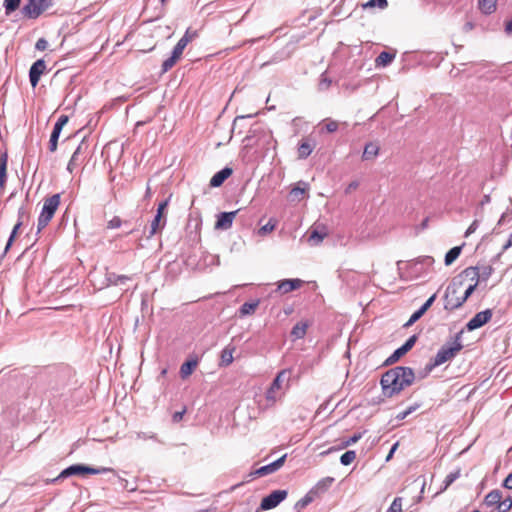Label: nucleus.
<instances>
[{
	"instance_id": "nucleus-42",
	"label": "nucleus",
	"mask_w": 512,
	"mask_h": 512,
	"mask_svg": "<svg viewBox=\"0 0 512 512\" xmlns=\"http://www.w3.org/2000/svg\"><path fill=\"white\" fill-rule=\"evenodd\" d=\"M21 0H4L3 6L5 8L6 15H10L20 5Z\"/></svg>"
},
{
	"instance_id": "nucleus-55",
	"label": "nucleus",
	"mask_w": 512,
	"mask_h": 512,
	"mask_svg": "<svg viewBox=\"0 0 512 512\" xmlns=\"http://www.w3.org/2000/svg\"><path fill=\"white\" fill-rule=\"evenodd\" d=\"M325 129L329 133H333L338 129V123L334 120H330L325 124Z\"/></svg>"
},
{
	"instance_id": "nucleus-13",
	"label": "nucleus",
	"mask_w": 512,
	"mask_h": 512,
	"mask_svg": "<svg viewBox=\"0 0 512 512\" xmlns=\"http://www.w3.org/2000/svg\"><path fill=\"white\" fill-rule=\"evenodd\" d=\"M46 69V63L43 59L35 61L29 69V80L31 86L35 88L40 80L41 75Z\"/></svg>"
},
{
	"instance_id": "nucleus-45",
	"label": "nucleus",
	"mask_w": 512,
	"mask_h": 512,
	"mask_svg": "<svg viewBox=\"0 0 512 512\" xmlns=\"http://www.w3.org/2000/svg\"><path fill=\"white\" fill-rule=\"evenodd\" d=\"M332 80L327 76V73L324 72L321 74L319 81V90H327L331 86Z\"/></svg>"
},
{
	"instance_id": "nucleus-1",
	"label": "nucleus",
	"mask_w": 512,
	"mask_h": 512,
	"mask_svg": "<svg viewBox=\"0 0 512 512\" xmlns=\"http://www.w3.org/2000/svg\"><path fill=\"white\" fill-rule=\"evenodd\" d=\"M415 373L412 368L396 366L386 371L380 380L382 392L385 397H393L406 387L412 385Z\"/></svg>"
},
{
	"instance_id": "nucleus-63",
	"label": "nucleus",
	"mask_w": 512,
	"mask_h": 512,
	"mask_svg": "<svg viewBox=\"0 0 512 512\" xmlns=\"http://www.w3.org/2000/svg\"><path fill=\"white\" fill-rule=\"evenodd\" d=\"M185 413V410L181 411V412H176L174 415H173V420L175 422H178L182 419L183 417V414Z\"/></svg>"
},
{
	"instance_id": "nucleus-53",
	"label": "nucleus",
	"mask_w": 512,
	"mask_h": 512,
	"mask_svg": "<svg viewBox=\"0 0 512 512\" xmlns=\"http://www.w3.org/2000/svg\"><path fill=\"white\" fill-rule=\"evenodd\" d=\"M48 47V42L45 38H39L35 44V49L43 51Z\"/></svg>"
},
{
	"instance_id": "nucleus-54",
	"label": "nucleus",
	"mask_w": 512,
	"mask_h": 512,
	"mask_svg": "<svg viewBox=\"0 0 512 512\" xmlns=\"http://www.w3.org/2000/svg\"><path fill=\"white\" fill-rule=\"evenodd\" d=\"M478 226H479V221L476 219V220H474V221L470 224V226H469V227H468V229L466 230V232H465V235H464V236H465V237H468V236H470L471 234H473V233L477 230Z\"/></svg>"
},
{
	"instance_id": "nucleus-58",
	"label": "nucleus",
	"mask_w": 512,
	"mask_h": 512,
	"mask_svg": "<svg viewBox=\"0 0 512 512\" xmlns=\"http://www.w3.org/2000/svg\"><path fill=\"white\" fill-rule=\"evenodd\" d=\"M359 186V183L357 181H352L348 186L347 188L345 189V193L346 194H349L351 193L353 190L357 189V187Z\"/></svg>"
},
{
	"instance_id": "nucleus-37",
	"label": "nucleus",
	"mask_w": 512,
	"mask_h": 512,
	"mask_svg": "<svg viewBox=\"0 0 512 512\" xmlns=\"http://www.w3.org/2000/svg\"><path fill=\"white\" fill-rule=\"evenodd\" d=\"M460 474V469L450 472L443 481L444 486L441 489V492L446 490L452 483H454L460 477Z\"/></svg>"
},
{
	"instance_id": "nucleus-32",
	"label": "nucleus",
	"mask_w": 512,
	"mask_h": 512,
	"mask_svg": "<svg viewBox=\"0 0 512 512\" xmlns=\"http://www.w3.org/2000/svg\"><path fill=\"white\" fill-rule=\"evenodd\" d=\"M477 284L478 282L476 281L474 284L469 285L465 290L464 294L461 296V301L451 302L450 307H461L475 291Z\"/></svg>"
},
{
	"instance_id": "nucleus-40",
	"label": "nucleus",
	"mask_w": 512,
	"mask_h": 512,
	"mask_svg": "<svg viewBox=\"0 0 512 512\" xmlns=\"http://www.w3.org/2000/svg\"><path fill=\"white\" fill-rule=\"evenodd\" d=\"M356 458V452L353 450H348L340 457V463L344 466L350 465Z\"/></svg>"
},
{
	"instance_id": "nucleus-9",
	"label": "nucleus",
	"mask_w": 512,
	"mask_h": 512,
	"mask_svg": "<svg viewBox=\"0 0 512 512\" xmlns=\"http://www.w3.org/2000/svg\"><path fill=\"white\" fill-rule=\"evenodd\" d=\"M417 341V335L410 336L406 342L397 348L386 360L385 365H391L397 362L402 356H404L408 351H410Z\"/></svg>"
},
{
	"instance_id": "nucleus-14",
	"label": "nucleus",
	"mask_w": 512,
	"mask_h": 512,
	"mask_svg": "<svg viewBox=\"0 0 512 512\" xmlns=\"http://www.w3.org/2000/svg\"><path fill=\"white\" fill-rule=\"evenodd\" d=\"M286 457H287V454H284L283 456H281L277 460H275V461H273V462H271V463H269L267 465H264V466L258 468L253 473V475L265 476V475L272 474V473L276 472L277 470H279L284 465Z\"/></svg>"
},
{
	"instance_id": "nucleus-57",
	"label": "nucleus",
	"mask_w": 512,
	"mask_h": 512,
	"mask_svg": "<svg viewBox=\"0 0 512 512\" xmlns=\"http://www.w3.org/2000/svg\"><path fill=\"white\" fill-rule=\"evenodd\" d=\"M57 144H58V139L54 138V137H50V140H49V150L51 152H55L56 149H57Z\"/></svg>"
},
{
	"instance_id": "nucleus-33",
	"label": "nucleus",
	"mask_w": 512,
	"mask_h": 512,
	"mask_svg": "<svg viewBox=\"0 0 512 512\" xmlns=\"http://www.w3.org/2000/svg\"><path fill=\"white\" fill-rule=\"evenodd\" d=\"M462 250V246H455L451 248L445 255V265L449 266L451 265L460 255Z\"/></svg>"
},
{
	"instance_id": "nucleus-36",
	"label": "nucleus",
	"mask_w": 512,
	"mask_h": 512,
	"mask_svg": "<svg viewBox=\"0 0 512 512\" xmlns=\"http://www.w3.org/2000/svg\"><path fill=\"white\" fill-rule=\"evenodd\" d=\"M180 57V55L175 54V52L172 51L171 56L162 63V72L166 73L167 71H169L180 59Z\"/></svg>"
},
{
	"instance_id": "nucleus-16",
	"label": "nucleus",
	"mask_w": 512,
	"mask_h": 512,
	"mask_svg": "<svg viewBox=\"0 0 512 512\" xmlns=\"http://www.w3.org/2000/svg\"><path fill=\"white\" fill-rule=\"evenodd\" d=\"M237 213H238V210L219 213L217 216V221H216L215 227L217 229H222V230L229 229L232 226L233 220L235 219Z\"/></svg>"
},
{
	"instance_id": "nucleus-43",
	"label": "nucleus",
	"mask_w": 512,
	"mask_h": 512,
	"mask_svg": "<svg viewBox=\"0 0 512 512\" xmlns=\"http://www.w3.org/2000/svg\"><path fill=\"white\" fill-rule=\"evenodd\" d=\"M388 6L387 0H369L365 4H363V8H374L378 7L380 9H385Z\"/></svg>"
},
{
	"instance_id": "nucleus-35",
	"label": "nucleus",
	"mask_w": 512,
	"mask_h": 512,
	"mask_svg": "<svg viewBox=\"0 0 512 512\" xmlns=\"http://www.w3.org/2000/svg\"><path fill=\"white\" fill-rule=\"evenodd\" d=\"M258 305H259V300H256L253 302H245L240 307V310H239L240 315L245 316V315H250V314L254 313V311L256 310Z\"/></svg>"
},
{
	"instance_id": "nucleus-7",
	"label": "nucleus",
	"mask_w": 512,
	"mask_h": 512,
	"mask_svg": "<svg viewBox=\"0 0 512 512\" xmlns=\"http://www.w3.org/2000/svg\"><path fill=\"white\" fill-rule=\"evenodd\" d=\"M288 495L287 490H274L265 496L260 503L259 510L266 511L277 507Z\"/></svg>"
},
{
	"instance_id": "nucleus-12",
	"label": "nucleus",
	"mask_w": 512,
	"mask_h": 512,
	"mask_svg": "<svg viewBox=\"0 0 512 512\" xmlns=\"http://www.w3.org/2000/svg\"><path fill=\"white\" fill-rule=\"evenodd\" d=\"M493 271L494 270L492 266L487 265L483 266L481 269L478 267H468L464 270L463 273L467 276L472 275V280H476L478 282L479 280L487 281L492 275Z\"/></svg>"
},
{
	"instance_id": "nucleus-59",
	"label": "nucleus",
	"mask_w": 512,
	"mask_h": 512,
	"mask_svg": "<svg viewBox=\"0 0 512 512\" xmlns=\"http://www.w3.org/2000/svg\"><path fill=\"white\" fill-rule=\"evenodd\" d=\"M503 486L506 489H512V473H510L504 480Z\"/></svg>"
},
{
	"instance_id": "nucleus-44",
	"label": "nucleus",
	"mask_w": 512,
	"mask_h": 512,
	"mask_svg": "<svg viewBox=\"0 0 512 512\" xmlns=\"http://www.w3.org/2000/svg\"><path fill=\"white\" fill-rule=\"evenodd\" d=\"M512 508V499L511 497H507L505 499H500L498 503L497 510L498 512H508Z\"/></svg>"
},
{
	"instance_id": "nucleus-61",
	"label": "nucleus",
	"mask_w": 512,
	"mask_h": 512,
	"mask_svg": "<svg viewBox=\"0 0 512 512\" xmlns=\"http://www.w3.org/2000/svg\"><path fill=\"white\" fill-rule=\"evenodd\" d=\"M137 438H139V439H144V440H146V439H148V438H150V439H154V438H155V435L153 434V435L148 436V435H147L146 433H144V432H139V433L137 434Z\"/></svg>"
},
{
	"instance_id": "nucleus-17",
	"label": "nucleus",
	"mask_w": 512,
	"mask_h": 512,
	"mask_svg": "<svg viewBox=\"0 0 512 512\" xmlns=\"http://www.w3.org/2000/svg\"><path fill=\"white\" fill-rule=\"evenodd\" d=\"M198 36V33L196 30H192L191 28H188L185 32V34L179 39L177 44L173 48V52L178 55H182L185 47L188 45L189 42H191L193 39H195Z\"/></svg>"
},
{
	"instance_id": "nucleus-15",
	"label": "nucleus",
	"mask_w": 512,
	"mask_h": 512,
	"mask_svg": "<svg viewBox=\"0 0 512 512\" xmlns=\"http://www.w3.org/2000/svg\"><path fill=\"white\" fill-rule=\"evenodd\" d=\"M437 297V294L434 293L431 295L426 302L418 309L416 310L409 318V320L405 323V327L413 325L416 321H418L425 312L433 305L435 299Z\"/></svg>"
},
{
	"instance_id": "nucleus-19",
	"label": "nucleus",
	"mask_w": 512,
	"mask_h": 512,
	"mask_svg": "<svg viewBox=\"0 0 512 512\" xmlns=\"http://www.w3.org/2000/svg\"><path fill=\"white\" fill-rule=\"evenodd\" d=\"M232 172L233 170L229 167H224L220 171L216 172L210 180V186L220 187L224 181L232 174Z\"/></svg>"
},
{
	"instance_id": "nucleus-21",
	"label": "nucleus",
	"mask_w": 512,
	"mask_h": 512,
	"mask_svg": "<svg viewBox=\"0 0 512 512\" xmlns=\"http://www.w3.org/2000/svg\"><path fill=\"white\" fill-rule=\"evenodd\" d=\"M308 327H309V323L307 321H300V322L296 323L293 326L291 333H290L292 340L295 341V340L303 339L306 335Z\"/></svg>"
},
{
	"instance_id": "nucleus-24",
	"label": "nucleus",
	"mask_w": 512,
	"mask_h": 512,
	"mask_svg": "<svg viewBox=\"0 0 512 512\" xmlns=\"http://www.w3.org/2000/svg\"><path fill=\"white\" fill-rule=\"evenodd\" d=\"M502 498V493L500 490H492L490 491L486 496H485V499H484V502L485 504L488 506V507H492V506H495L496 508L498 507V503L500 502V499Z\"/></svg>"
},
{
	"instance_id": "nucleus-41",
	"label": "nucleus",
	"mask_w": 512,
	"mask_h": 512,
	"mask_svg": "<svg viewBox=\"0 0 512 512\" xmlns=\"http://www.w3.org/2000/svg\"><path fill=\"white\" fill-rule=\"evenodd\" d=\"M22 224H23V222H22V221H17V223H16V224H15V226L13 227L12 232H11V234H10L9 238H8L7 244H6V246H5V250H4V252H5V253H6V252L10 249V247L12 246L13 241H14V239H15V237H16V235H17V233H18V230H19V229H20V227L22 226Z\"/></svg>"
},
{
	"instance_id": "nucleus-28",
	"label": "nucleus",
	"mask_w": 512,
	"mask_h": 512,
	"mask_svg": "<svg viewBox=\"0 0 512 512\" xmlns=\"http://www.w3.org/2000/svg\"><path fill=\"white\" fill-rule=\"evenodd\" d=\"M235 347L228 345L221 351V365L228 366L233 362Z\"/></svg>"
},
{
	"instance_id": "nucleus-39",
	"label": "nucleus",
	"mask_w": 512,
	"mask_h": 512,
	"mask_svg": "<svg viewBox=\"0 0 512 512\" xmlns=\"http://www.w3.org/2000/svg\"><path fill=\"white\" fill-rule=\"evenodd\" d=\"M314 492H309L307 493L303 498H301L300 500H298L295 504V509L297 511H301L303 508H305L307 505H309L312 501H313V497H312V494Z\"/></svg>"
},
{
	"instance_id": "nucleus-11",
	"label": "nucleus",
	"mask_w": 512,
	"mask_h": 512,
	"mask_svg": "<svg viewBox=\"0 0 512 512\" xmlns=\"http://www.w3.org/2000/svg\"><path fill=\"white\" fill-rule=\"evenodd\" d=\"M492 318V310L486 309L478 312L473 318H471L466 324L468 331H473L485 325Z\"/></svg>"
},
{
	"instance_id": "nucleus-26",
	"label": "nucleus",
	"mask_w": 512,
	"mask_h": 512,
	"mask_svg": "<svg viewBox=\"0 0 512 512\" xmlns=\"http://www.w3.org/2000/svg\"><path fill=\"white\" fill-rule=\"evenodd\" d=\"M326 236L327 232L325 231V228H323L322 230L314 229L311 231L308 237V242L311 245L315 246L320 244Z\"/></svg>"
},
{
	"instance_id": "nucleus-60",
	"label": "nucleus",
	"mask_w": 512,
	"mask_h": 512,
	"mask_svg": "<svg viewBox=\"0 0 512 512\" xmlns=\"http://www.w3.org/2000/svg\"><path fill=\"white\" fill-rule=\"evenodd\" d=\"M26 216V210L24 207H20L18 209V221H22L23 222V219L24 217Z\"/></svg>"
},
{
	"instance_id": "nucleus-10",
	"label": "nucleus",
	"mask_w": 512,
	"mask_h": 512,
	"mask_svg": "<svg viewBox=\"0 0 512 512\" xmlns=\"http://www.w3.org/2000/svg\"><path fill=\"white\" fill-rule=\"evenodd\" d=\"M87 149L88 144L83 140L72 154L67 164V171L73 173L75 168H77L84 161V154L87 152Z\"/></svg>"
},
{
	"instance_id": "nucleus-49",
	"label": "nucleus",
	"mask_w": 512,
	"mask_h": 512,
	"mask_svg": "<svg viewBox=\"0 0 512 512\" xmlns=\"http://www.w3.org/2000/svg\"><path fill=\"white\" fill-rule=\"evenodd\" d=\"M362 437V434L361 433H357V434H354L353 436H351L350 438H348L347 440H345L341 447L340 448H345V447H348L354 443H356L357 441H359Z\"/></svg>"
},
{
	"instance_id": "nucleus-50",
	"label": "nucleus",
	"mask_w": 512,
	"mask_h": 512,
	"mask_svg": "<svg viewBox=\"0 0 512 512\" xmlns=\"http://www.w3.org/2000/svg\"><path fill=\"white\" fill-rule=\"evenodd\" d=\"M256 114H249V115H241V116H237L233 122V125H232V133H234L236 131V129L238 128L239 126V123L240 121L246 119V118H252L254 117Z\"/></svg>"
},
{
	"instance_id": "nucleus-8",
	"label": "nucleus",
	"mask_w": 512,
	"mask_h": 512,
	"mask_svg": "<svg viewBox=\"0 0 512 512\" xmlns=\"http://www.w3.org/2000/svg\"><path fill=\"white\" fill-rule=\"evenodd\" d=\"M462 281L456 282L455 280L450 283L444 294V309L445 310H455L458 307H450L451 302L461 301V296L459 295V291L462 287Z\"/></svg>"
},
{
	"instance_id": "nucleus-22",
	"label": "nucleus",
	"mask_w": 512,
	"mask_h": 512,
	"mask_svg": "<svg viewBox=\"0 0 512 512\" xmlns=\"http://www.w3.org/2000/svg\"><path fill=\"white\" fill-rule=\"evenodd\" d=\"M7 162L8 155L7 152H3L0 154V191L4 189L6 180H7Z\"/></svg>"
},
{
	"instance_id": "nucleus-2",
	"label": "nucleus",
	"mask_w": 512,
	"mask_h": 512,
	"mask_svg": "<svg viewBox=\"0 0 512 512\" xmlns=\"http://www.w3.org/2000/svg\"><path fill=\"white\" fill-rule=\"evenodd\" d=\"M463 330L457 332L451 341L446 342L436 353L432 361L427 365V369L431 371L433 368L440 366L447 361L452 360L463 348L462 344Z\"/></svg>"
},
{
	"instance_id": "nucleus-20",
	"label": "nucleus",
	"mask_w": 512,
	"mask_h": 512,
	"mask_svg": "<svg viewBox=\"0 0 512 512\" xmlns=\"http://www.w3.org/2000/svg\"><path fill=\"white\" fill-rule=\"evenodd\" d=\"M131 278L129 276H126V275H118L114 272H110V271H106L105 273V285L106 286H110V285H125L127 281H129Z\"/></svg>"
},
{
	"instance_id": "nucleus-62",
	"label": "nucleus",
	"mask_w": 512,
	"mask_h": 512,
	"mask_svg": "<svg viewBox=\"0 0 512 512\" xmlns=\"http://www.w3.org/2000/svg\"><path fill=\"white\" fill-rule=\"evenodd\" d=\"M397 447H398V443H395V444L391 447L390 452L388 453V455H387V457H386V460H387V461H388V460H390V459L392 458V456H393L394 452L396 451Z\"/></svg>"
},
{
	"instance_id": "nucleus-27",
	"label": "nucleus",
	"mask_w": 512,
	"mask_h": 512,
	"mask_svg": "<svg viewBox=\"0 0 512 512\" xmlns=\"http://www.w3.org/2000/svg\"><path fill=\"white\" fill-rule=\"evenodd\" d=\"M334 482L333 477H325L317 482V484L314 486L313 489H311V492L314 493H321L327 491L332 483Z\"/></svg>"
},
{
	"instance_id": "nucleus-31",
	"label": "nucleus",
	"mask_w": 512,
	"mask_h": 512,
	"mask_svg": "<svg viewBox=\"0 0 512 512\" xmlns=\"http://www.w3.org/2000/svg\"><path fill=\"white\" fill-rule=\"evenodd\" d=\"M395 58V54L389 53L387 51H382L375 59L376 66L385 67L389 65Z\"/></svg>"
},
{
	"instance_id": "nucleus-29",
	"label": "nucleus",
	"mask_w": 512,
	"mask_h": 512,
	"mask_svg": "<svg viewBox=\"0 0 512 512\" xmlns=\"http://www.w3.org/2000/svg\"><path fill=\"white\" fill-rule=\"evenodd\" d=\"M197 366V360H188L184 362L180 367V376L185 379L190 376Z\"/></svg>"
},
{
	"instance_id": "nucleus-48",
	"label": "nucleus",
	"mask_w": 512,
	"mask_h": 512,
	"mask_svg": "<svg viewBox=\"0 0 512 512\" xmlns=\"http://www.w3.org/2000/svg\"><path fill=\"white\" fill-rule=\"evenodd\" d=\"M304 193L305 187L295 186L290 191V197L292 198V200H300Z\"/></svg>"
},
{
	"instance_id": "nucleus-46",
	"label": "nucleus",
	"mask_w": 512,
	"mask_h": 512,
	"mask_svg": "<svg viewBox=\"0 0 512 512\" xmlns=\"http://www.w3.org/2000/svg\"><path fill=\"white\" fill-rule=\"evenodd\" d=\"M161 218H162L161 216L155 215V217H154V219H153V221L151 222V225H150V231H149L148 237H152L153 235L156 234V232L160 228Z\"/></svg>"
},
{
	"instance_id": "nucleus-23",
	"label": "nucleus",
	"mask_w": 512,
	"mask_h": 512,
	"mask_svg": "<svg viewBox=\"0 0 512 512\" xmlns=\"http://www.w3.org/2000/svg\"><path fill=\"white\" fill-rule=\"evenodd\" d=\"M497 0H478V8L483 14L490 15L495 12Z\"/></svg>"
},
{
	"instance_id": "nucleus-6",
	"label": "nucleus",
	"mask_w": 512,
	"mask_h": 512,
	"mask_svg": "<svg viewBox=\"0 0 512 512\" xmlns=\"http://www.w3.org/2000/svg\"><path fill=\"white\" fill-rule=\"evenodd\" d=\"M112 471L111 468L101 467V468H93L83 464H74L71 465L59 474V478H68L74 475H85V474H104Z\"/></svg>"
},
{
	"instance_id": "nucleus-51",
	"label": "nucleus",
	"mask_w": 512,
	"mask_h": 512,
	"mask_svg": "<svg viewBox=\"0 0 512 512\" xmlns=\"http://www.w3.org/2000/svg\"><path fill=\"white\" fill-rule=\"evenodd\" d=\"M169 201H170V197H168L167 199L163 200L162 202L159 203L158 207H157V212H156V215H159V216H163L164 214V211L165 209L167 208L168 204H169Z\"/></svg>"
},
{
	"instance_id": "nucleus-30",
	"label": "nucleus",
	"mask_w": 512,
	"mask_h": 512,
	"mask_svg": "<svg viewBox=\"0 0 512 512\" xmlns=\"http://www.w3.org/2000/svg\"><path fill=\"white\" fill-rule=\"evenodd\" d=\"M67 122H68V116L61 115L57 119L56 123L54 124V127H53V130H52V133H51L50 137H54V138L59 139L60 134L62 132V129L67 124Z\"/></svg>"
},
{
	"instance_id": "nucleus-52",
	"label": "nucleus",
	"mask_w": 512,
	"mask_h": 512,
	"mask_svg": "<svg viewBox=\"0 0 512 512\" xmlns=\"http://www.w3.org/2000/svg\"><path fill=\"white\" fill-rule=\"evenodd\" d=\"M122 225V220L118 216H114L109 222H108V228L110 229H116L119 228Z\"/></svg>"
},
{
	"instance_id": "nucleus-38",
	"label": "nucleus",
	"mask_w": 512,
	"mask_h": 512,
	"mask_svg": "<svg viewBox=\"0 0 512 512\" xmlns=\"http://www.w3.org/2000/svg\"><path fill=\"white\" fill-rule=\"evenodd\" d=\"M276 220L271 218L265 225H263L261 228H259L258 230V235L260 236H265L267 235L268 233L272 232L275 228H276Z\"/></svg>"
},
{
	"instance_id": "nucleus-47",
	"label": "nucleus",
	"mask_w": 512,
	"mask_h": 512,
	"mask_svg": "<svg viewBox=\"0 0 512 512\" xmlns=\"http://www.w3.org/2000/svg\"><path fill=\"white\" fill-rule=\"evenodd\" d=\"M386 512H402V498L396 497Z\"/></svg>"
},
{
	"instance_id": "nucleus-5",
	"label": "nucleus",
	"mask_w": 512,
	"mask_h": 512,
	"mask_svg": "<svg viewBox=\"0 0 512 512\" xmlns=\"http://www.w3.org/2000/svg\"><path fill=\"white\" fill-rule=\"evenodd\" d=\"M52 4V0H26V4L22 8V14L28 19H36Z\"/></svg>"
},
{
	"instance_id": "nucleus-3",
	"label": "nucleus",
	"mask_w": 512,
	"mask_h": 512,
	"mask_svg": "<svg viewBox=\"0 0 512 512\" xmlns=\"http://www.w3.org/2000/svg\"><path fill=\"white\" fill-rule=\"evenodd\" d=\"M289 375L290 371L287 369L279 371L272 381L270 387L267 389L265 398L271 406L274 405L278 400L282 399L284 392H280V390L283 388L284 382H286L287 387L289 386Z\"/></svg>"
},
{
	"instance_id": "nucleus-4",
	"label": "nucleus",
	"mask_w": 512,
	"mask_h": 512,
	"mask_svg": "<svg viewBox=\"0 0 512 512\" xmlns=\"http://www.w3.org/2000/svg\"><path fill=\"white\" fill-rule=\"evenodd\" d=\"M60 204V194H54L45 199L41 213L38 217L37 232L39 233L44 229L53 218L58 206Z\"/></svg>"
},
{
	"instance_id": "nucleus-64",
	"label": "nucleus",
	"mask_w": 512,
	"mask_h": 512,
	"mask_svg": "<svg viewBox=\"0 0 512 512\" xmlns=\"http://www.w3.org/2000/svg\"><path fill=\"white\" fill-rule=\"evenodd\" d=\"M505 31L508 34L512 33V20L508 21L505 25Z\"/></svg>"
},
{
	"instance_id": "nucleus-18",
	"label": "nucleus",
	"mask_w": 512,
	"mask_h": 512,
	"mask_svg": "<svg viewBox=\"0 0 512 512\" xmlns=\"http://www.w3.org/2000/svg\"><path fill=\"white\" fill-rule=\"evenodd\" d=\"M303 281L301 279H284L277 283L276 292L281 294L289 293L301 287Z\"/></svg>"
},
{
	"instance_id": "nucleus-34",
	"label": "nucleus",
	"mask_w": 512,
	"mask_h": 512,
	"mask_svg": "<svg viewBox=\"0 0 512 512\" xmlns=\"http://www.w3.org/2000/svg\"><path fill=\"white\" fill-rule=\"evenodd\" d=\"M314 145L310 144L309 141H303L299 145L298 154L299 158L306 159L313 151Z\"/></svg>"
},
{
	"instance_id": "nucleus-56",
	"label": "nucleus",
	"mask_w": 512,
	"mask_h": 512,
	"mask_svg": "<svg viewBox=\"0 0 512 512\" xmlns=\"http://www.w3.org/2000/svg\"><path fill=\"white\" fill-rule=\"evenodd\" d=\"M512 247V233L509 235L507 242L503 245L502 251L497 255V258L501 256V254Z\"/></svg>"
},
{
	"instance_id": "nucleus-25",
	"label": "nucleus",
	"mask_w": 512,
	"mask_h": 512,
	"mask_svg": "<svg viewBox=\"0 0 512 512\" xmlns=\"http://www.w3.org/2000/svg\"><path fill=\"white\" fill-rule=\"evenodd\" d=\"M379 152V146L375 143H367L364 147V151L362 154L363 160H371L375 158L378 155Z\"/></svg>"
}]
</instances>
